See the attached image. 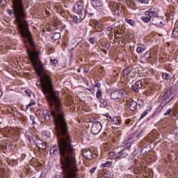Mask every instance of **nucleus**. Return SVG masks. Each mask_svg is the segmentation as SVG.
I'll return each instance as SVG.
<instances>
[{"mask_svg":"<svg viewBox=\"0 0 178 178\" xmlns=\"http://www.w3.org/2000/svg\"><path fill=\"white\" fill-rule=\"evenodd\" d=\"M44 120H51L52 116L56 135L58 136V149L60 156V161L63 172V178H77V165H76V154L72 146V139L69 136L67 124L65 120L63 111L59 114L56 108L51 109L49 112L47 109L42 110Z\"/></svg>","mask_w":178,"mask_h":178,"instance_id":"nucleus-1","label":"nucleus"},{"mask_svg":"<svg viewBox=\"0 0 178 178\" xmlns=\"http://www.w3.org/2000/svg\"><path fill=\"white\" fill-rule=\"evenodd\" d=\"M26 51L32 65L33 66L37 74L40 77L42 91L44 95H47V91L51 92L52 88H54V79H52L51 76L47 74H44L41 76V70L40 69V67H42V65H41V60H40V51L33 49L30 50L29 47H27Z\"/></svg>","mask_w":178,"mask_h":178,"instance_id":"nucleus-2","label":"nucleus"},{"mask_svg":"<svg viewBox=\"0 0 178 178\" xmlns=\"http://www.w3.org/2000/svg\"><path fill=\"white\" fill-rule=\"evenodd\" d=\"M13 15L15 17V24L18 26L20 34L23 38H28V41H33L31 33L29 30V25L26 21V10L23 0H13Z\"/></svg>","mask_w":178,"mask_h":178,"instance_id":"nucleus-3","label":"nucleus"},{"mask_svg":"<svg viewBox=\"0 0 178 178\" xmlns=\"http://www.w3.org/2000/svg\"><path fill=\"white\" fill-rule=\"evenodd\" d=\"M47 94L49 95L47 96V100L50 109H56L58 113H62L63 111L62 110V100H60V97H59V92L54 91L53 88L50 92L47 91Z\"/></svg>","mask_w":178,"mask_h":178,"instance_id":"nucleus-4","label":"nucleus"},{"mask_svg":"<svg viewBox=\"0 0 178 178\" xmlns=\"http://www.w3.org/2000/svg\"><path fill=\"white\" fill-rule=\"evenodd\" d=\"M176 95H177V86L173 85L166 90L165 93L162 97V99L165 104H169L175 99Z\"/></svg>","mask_w":178,"mask_h":178,"instance_id":"nucleus-5","label":"nucleus"},{"mask_svg":"<svg viewBox=\"0 0 178 178\" xmlns=\"http://www.w3.org/2000/svg\"><path fill=\"white\" fill-rule=\"evenodd\" d=\"M111 156H114L115 159H123V158L129 156V154L127 152H124V147L120 146L115 147L113 149V152L111 153Z\"/></svg>","mask_w":178,"mask_h":178,"instance_id":"nucleus-6","label":"nucleus"},{"mask_svg":"<svg viewBox=\"0 0 178 178\" xmlns=\"http://www.w3.org/2000/svg\"><path fill=\"white\" fill-rule=\"evenodd\" d=\"M74 10L75 13L79 15L81 20H84V19H86V10H84V3H83V2H76L74 6Z\"/></svg>","mask_w":178,"mask_h":178,"instance_id":"nucleus-7","label":"nucleus"},{"mask_svg":"<svg viewBox=\"0 0 178 178\" xmlns=\"http://www.w3.org/2000/svg\"><path fill=\"white\" fill-rule=\"evenodd\" d=\"M101 130H102V124L101 122H99V121H94L90 128L91 133L96 136L97 134H99Z\"/></svg>","mask_w":178,"mask_h":178,"instance_id":"nucleus-8","label":"nucleus"},{"mask_svg":"<svg viewBox=\"0 0 178 178\" xmlns=\"http://www.w3.org/2000/svg\"><path fill=\"white\" fill-rule=\"evenodd\" d=\"M151 22L154 26H159V27H162L164 26L165 19H163L162 17L156 16L153 17Z\"/></svg>","mask_w":178,"mask_h":178,"instance_id":"nucleus-9","label":"nucleus"},{"mask_svg":"<svg viewBox=\"0 0 178 178\" xmlns=\"http://www.w3.org/2000/svg\"><path fill=\"white\" fill-rule=\"evenodd\" d=\"M136 140H137V138H136V132H134L128 137L127 140L124 141L125 145H127V149H130L131 148V144Z\"/></svg>","mask_w":178,"mask_h":178,"instance_id":"nucleus-10","label":"nucleus"},{"mask_svg":"<svg viewBox=\"0 0 178 178\" xmlns=\"http://www.w3.org/2000/svg\"><path fill=\"white\" fill-rule=\"evenodd\" d=\"M125 92L124 90H114L111 93V99H119L123 97V94Z\"/></svg>","mask_w":178,"mask_h":178,"instance_id":"nucleus-11","label":"nucleus"},{"mask_svg":"<svg viewBox=\"0 0 178 178\" xmlns=\"http://www.w3.org/2000/svg\"><path fill=\"white\" fill-rule=\"evenodd\" d=\"M146 15H149L152 19L154 17H156L158 16V8H152L146 11Z\"/></svg>","mask_w":178,"mask_h":178,"instance_id":"nucleus-12","label":"nucleus"},{"mask_svg":"<svg viewBox=\"0 0 178 178\" xmlns=\"http://www.w3.org/2000/svg\"><path fill=\"white\" fill-rule=\"evenodd\" d=\"M83 41V38H75L71 42L70 48L71 49H74L78 44H80Z\"/></svg>","mask_w":178,"mask_h":178,"instance_id":"nucleus-13","label":"nucleus"},{"mask_svg":"<svg viewBox=\"0 0 178 178\" xmlns=\"http://www.w3.org/2000/svg\"><path fill=\"white\" fill-rule=\"evenodd\" d=\"M165 105H166V104L165 103H161L159 107L156 108V110L155 111V112L152 115V118H155V116H156V115H159V113H161V112H162V111L163 110V108H165Z\"/></svg>","mask_w":178,"mask_h":178,"instance_id":"nucleus-14","label":"nucleus"},{"mask_svg":"<svg viewBox=\"0 0 178 178\" xmlns=\"http://www.w3.org/2000/svg\"><path fill=\"white\" fill-rule=\"evenodd\" d=\"M124 76H129V77H136L133 70L130 67L125 68L123 71Z\"/></svg>","mask_w":178,"mask_h":178,"instance_id":"nucleus-15","label":"nucleus"},{"mask_svg":"<svg viewBox=\"0 0 178 178\" xmlns=\"http://www.w3.org/2000/svg\"><path fill=\"white\" fill-rule=\"evenodd\" d=\"M83 155L86 159H92V152L90 149H84Z\"/></svg>","mask_w":178,"mask_h":178,"instance_id":"nucleus-16","label":"nucleus"},{"mask_svg":"<svg viewBox=\"0 0 178 178\" xmlns=\"http://www.w3.org/2000/svg\"><path fill=\"white\" fill-rule=\"evenodd\" d=\"M142 20L145 23H149L151 20H152V18L149 16V15L147 14V11L145 12V15L142 17Z\"/></svg>","mask_w":178,"mask_h":178,"instance_id":"nucleus-17","label":"nucleus"},{"mask_svg":"<svg viewBox=\"0 0 178 178\" xmlns=\"http://www.w3.org/2000/svg\"><path fill=\"white\" fill-rule=\"evenodd\" d=\"M35 145L40 148V149H45V144H44V141L38 139L35 142Z\"/></svg>","mask_w":178,"mask_h":178,"instance_id":"nucleus-18","label":"nucleus"},{"mask_svg":"<svg viewBox=\"0 0 178 178\" xmlns=\"http://www.w3.org/2000/svg\"><path fill=\"white\" fill-rule=\"evenodd\" d=\"M129 104L130 111H136V109H137V102L134 100L129 102Z\"/></svg>","mask_w":178,"mask_h":178,"instance_id":"nucleus-19","label":"nucleus"},{"mask_svg":"<svg viewBox=\"0 0 178 178\" xmlns=\"http://www.w3.org/2000/svg\"><path fill=\"white\" fill-rule=\"evenodd\" d=\"M93 5L96 6V8H99L104 5L102 1L100 0H95L93 1Z\"/></svg>","mask_w":178,"mask_h":178,"instance_id":"nucleus-20","label":"nucleus"},{"mask_svg":"<svg viewBox=\"0 0 178 178\" xmlns=\"http://www.w3.org/2000/svg\"><path fill=\"white\" fill-rule=\"evenodd\" d=\"M112 123L113 124H120V119L119 118V117H113L112 120Z\"/></svg>","mask_w":178,"mask_h":178,"instance_id":"nucleus-21","label":"nucleus"},{"mask_svg":"<svg viewBox=\"0 0 178 178\" xmlns=\"http://www.w3.org/2000/svg\"><path fill=\"white\" fill-rule=\"evenodd\" d=\"M56 151H58V147H56V145H53L50 148V155H51L52 156H55Z\"/></svg>","mask_w":178,"mask_h":178,"instance_id":"nucleus-22","label":"nucleus"},{"mask_svg":"<svg viewBox=\"0 0 178 178\" xmlns=\"http://www.w3.org/2000/svg\"><path fill=\"white\" fill-rule=\"evenodd\" d=\"M162 78L163 80H165V81H168L170 80V75L168 74L167 72H163L162 73Z\"/></svg>","mask_w":178,"mask_h":178,"instance_id":"nucleus-23","label":"nucleus"},{"mask_svg":"<svg viewBox=\"0 0 178 178\" xmlns=\"http://www.w3.org/2000/svg\"><path fill=\"white\" fill-rule=\"evenodd\" d=\"M52 40H54V41H58V40H59L60 38V33H55L52 37H51Z\"/></svg>","mask_w":178,"mask_h":178,"instance_id":"nucleus-24","label":"nucleus"},{"mask_svg":"<svg viewBox=\"0 0 178 178\" xmlns=\"http://www.w3.org/2000/svg\"><path fill=\"white\" fill-rule=\"evenodd\" d=\"M96 98L97 99H102V91L101 89H98L96 93Z\"/></svg>","mask_w":178,"mask_h":178,"instance_id":"nucleus-25","label":"nucleus"},{"mask_svg":"<svg viewBox=\"0 0 178 178\" xmlns=\"http://www.w3.org/2000/svg\"><path fill=\"white\" fill-rule=\"evenodd\" d=\"M125 22L128 23V24H129L130 26H132V27H134V26H136V22L133 19H126Z\"/></svg>","mask_w":178,"mask_h":178,"instance_id":"nucleus-26","label":"nucleus"},{"mask_svg":"<svg viewBox=\"0 0 178 178\" xmlns=\"http://www.w3.org/2000/svg\"><path fill=\"white\" fill-rule=\"evenodd\" d=\"M112 166V162L111 161H107L103 164H102V168H109Z\"/></svg>","mask_w":178,"mask_h":178,"instance_id":"nucleus-27","label":"nucleus"},{"mask_svg":"<svg viewBox=\"0 0 178 178\" xmlns=\"http://www.w3.org/2000/svg\"><path fill=\"white\" fill-rule=\"evenodd\" d=\"M172 38H176L177 37H178V29H175L172 33Z\"/></svg>","mask_w":178,"mask_h":178,"instance_id":"nucleus-28","label":"nucleus"},{"mask_svg":"<svg viewBox=\"0 0 178 178\" xmlns=\"http://www.w3.org/2000/svg\"><path fill=\"white\" fill-rule=\"evenodd\" d=\"M144 51H145V48L142 47H138L136 49V52H138V54H143Z\"/></svg>","mask_w":178,"mask_h":178,"instance_id":"nucleus-29","label":"nucleus"},{"mask_svg":"<svg viewBox=\"0 0 178 178\" xmlns=\"http://www.w3.org/2000/svg\"><path fill=\"white\" fill-rule=\"evenodd\" d=\"M50 63L51 66H56L58 65V60L56 59H51Z\"/></svg>","mask_w":178,"mask_h":178,"instance_id":"nucleus-30","label":"nucleus"},{"mask_svg":"<svg viewBox=\"0 0 178 178\" xmlns=\"http://www.w3.org/2000/svg\"><path fill=\"white\" fill-rule=\"evenodd\" d=\"M120 10V3H117L114 8V12Z\"/></svg>","mask_w":178,"mask_h":178,"instance_id":"nucleus-31","label":"nucleus"},{"mask_svg":"<svg viewBox=\"0 0 178 178\" xmlns=\"http://www.w3.org/2000/svg\"><path fill=\"white\" fill-rule=\"evenodd\" d=\"M143 84V81L141 80H138V81L136 82L135 86L137 87L138 88H140Z\"/></svg>","mask_w":178,"mask_h":178,"instance_id":"nucleus-32","label":"nucleus"},{"mask_svg":"<svg viewBox=\"0 0 178 178\" xmlns=\"http://www.w3.org/2000/svg\"><path fill=\"white\" fill-rule=\"evenodd\" d=\"M148 112H149L148 110L144 111V112L142 113V115H141L140 119H144V118H145V116H147V115H148Z\"/></svg>","mask_w":178,"mask_h":178,"instance_id":"nucleus-33","label":"nucleus"},{"mask_svg":"<svg viewBox=\"0 0 178 178\" xmlns=\"http://www.w3.org/2000/svg\"><path fill=\"white\" fill-rule=\"evenodd\" d=\"M33 105H35V102H31L29 104L26 105V108L29 109V108H31Z\"/></svg>","mask_w":178,"mask_h":178,"instance_id":"nucleus-34","label":"nucleus"},{"mask_svg":"<svg viewBox=\"0 0 178 178\" xmlns=\"http://www.w3.org/2000/svg\"><path fill=\"white\" fill-rule=\"evenodd\" d=\"M131 89L133 90V91H134L135 92H138V88H137V86H132L131 87Z\"/></svg>","mask_w":178,"mask_h":178,"instance_id":"nucleus-35","label":"nucleus"},{"mask_svg":"<svg viewBox=\"0 0 178 178\" xmlns=\"http://www.w3.org/2000/svg\"><path fill=\"white\" fill-rule=\"evenodd\" d=\"M170 113H172V108H168L164 113V116H168V115H170Z\"/></svg>","mask_w":178,"mask_h":178,"instance_id":"nucleus-36","label":"nucleus"},{"mask_svg":"<svg viewBox=\"0 0 178 178\" xmlns=\"http://www.w3.org/2000/svg\"><path fill=\"white\" fill-rule=\"evenodd\" d=\"M25 94L28 96V97H31V90H30L29 89H27L25 90Z\"/></svg>","mask_w":178,"mask_h":178,"instance_id":"nucleus-37","label":"nucleus"},{"mask_svg":"<svg viewBox=\"0 0 178 178\" xmlns=\"http://www.w3.org/2000/svg\"><path fill=\"white\" fill-rule=\"evenodd\" d=\"M143 133H144V131H140L138 134H137V132H136V140L137 138H140V136H141V134H143Z\"/></svg>","mask_w":178,"mask_h":178,"instance_id":"nucleus-38","label":"nucleus"},{"mask_svg":"<svg viewBox=\"0 0 178 178\" xmlns=\"http://www.w3.org/2000/svg\"><path fill=\"white\" fill-rule=\"evenodd\" d=\"M86 90H88V91H90L91 94H94V92H95V90L94 89V88H87Z\"/></svg>","mask_w":178,"mask_h":178,"instance_id":"nucleus-39","label":"nucleus"},{"mask_svg":"<svg viewBox=\"0 0 178 178\" xmlns=\"http://www.w3.org/2000/svg\"><path fill=\"white\" fill-rule=\"evenodd\" d=\"M138 102H139V104H138V106H144V101H143V99H139Z\"/></svg>","mask_w":178,"mask_h":178,"instance_id":"nucleus-40","label":"nucleus"},{"mask_svg":"<svg viewBox=\"0 0 178 178\" xmlns=\"http://www.w3.org/2000/svg\"><path fill=\"white\" fill-rule=\"evenodd\" d=\"M30 119H31V120H32L33 124H35V116H34V115H30Z\"/></svg>","mask_w":178,"mask_h":178,"instance_id":"nucleus-41","label":"nucleus"},{"mask_svg":"<svg viewBox=\"0 0 178 178\" xmlns=\"http://www.w3.org/2000/svg\"><path fill=\"white\" fill-rule=\"evenodd\" d=\"M41 113H42V111L41 110H38L36 111V116H39V118L41 116Z\"/></svg>","mask_w":178,"mask_h":178,"instance_id":"nucleus-42","label":"nucleus"},{"mask_svg":"<svg viewBox=\"0 0 178 178\" xmlns=\"http://www.w3.org/2000/svg\"><path fill=\"white\" fill-rule=\"evenodd\" d=\"M95 87H97V88H99L101 87V83L98 82L95 84Z\"/></svg>","mask_w":178,"mask_h":178,"instance_id":"nucleus-43","label":"nucleus"},{"mask_svg":"<svg viewBox=\"0 0 178 178\" xmlns=\"http://www.w3.org/2000/svg\"><path fill=\"white\" fill-rule=\"evenodd\" d=\"M103 102V105L104 106H108V102L106 100L103 99V102Z\"/></svg>","mask_w":178,"mask_h":178,"instance_id":"nucleus-44","label":"nucleus"},{"mask_svg":"<svg viewBox=\"0 0 178 178\" xmlns=\"http://www.w3.org/2000/svg\"><path fill=\"white\" fill-rule=\"evenodd\" d=\"M97 170V168H92V169L90 170V173H94L95 170Z\"/></svg>","mask_w":178,"mask_h":178,"instance_id":"nucleus-45","label":"nucleus"},{"mask_svg":"<svg viewBox=\"0 0 178 178\" xmlns=\"http://www.w3.org/2000/svg\"><path fill=\"white\" fill-rule=\"evenodd\" d=\"M126 124H130L131 123V119H128L125 121Z\"/></svg>","mask_w":178,"mask_h":178,"instance_id":"nucleus-46","label":"nucleus"},{"mask_svg":"<svg viewBox=\"0 0 178 178\" xmlns=\"http://www.w3.org/2000/svg\"><path fill=\"white\" fill-rule=\"evenodd\" d=\"M73 22H75V23H77V17L76 16L73 17Z\"/></svg>","mask_w":178,"mask_h":178,"instance_id":"nucleus-47","label":"nucleus"},{"mask_svg":"<svg viewBox=\"0 0 178 178\" xmlns=\"http://www.w3.org/2000/svg\"><path fill=\"white\" fill-rule=\"evenodd\" d=\"M89 42H90L91 44H94V39L92 38H90L89 39Z\"/></svg>","mask_w":178,"mask_h":178,"instance_id":"nucleus-48","label":"nucleus"},{"mask_svg":"<svg viewBox=\"0 0 178 178\" xmlns=\"http://www.w3.org/2000/svg\"><path fill=\"white\" fill-rule=\"evenodd\" d=\"M44 13H45V14L47 15V16H49V15H50V13H49V11H48V10H44Z\"/></svg>","mask_w":178,"mask_h":178,"instance_id":"nucleus-49","label":"nucleus"},{"mask_svg":"<svg viewBox=\"0 0 178 178\" xmlns=\"http://www.w3.org/2000/svg\"><path fill=\"white\" fill-rule=\"evenodd\" d=\"M8 15H12V13H13V10H8Z\"/></svg>","mask_w":178,"mask_h":178,"instance_id":"nucleus-50","label":"nucleus"},{"mask_svg":"<svg viewBox=\"0 0 178 178\" xmlns=\"http://www.w3.org/2000/svg\"><path fill=\"white\" fill-rule=\"evenodd\" d=\"M117 15L118 16H120V15H122V11L120 10L117 11Z\"/></svg>","mask_w":178,"mask_h":178,"instance_id":"nucleus-51","label":"nucleus"},{"mask_svg":"<svg viewBox=\"0 0 178 178\" xmlns=\"http://www.w3.org/2000/svg\"><path fill=\"white\" fill-rule=\"evenodd\" d=\"M120 9H121L122 10H123V9H124V6L120 4Z\"/></svg>","mask_w":178,"mask_h":178,"instance_id":"nucleus-52","label":"nucleus"},{"mask_svg":"<svg viewBox=\"0 0 178 178\" xmlns=\"http://www.w3.org/2000/svg\"><path fill=\"white\" fill-rule=\"evenodd\" d=\"M112 30V27L108 26L107 27V31H111Z\"/></svg>","mask_w":178,"mask_h":178,"instance_id":"nucleus-53","label":"nucleus"},{"mask_svg":"<svg viewBox=\"0 0 178 178\" xmlns=\"http://www.w3.org/2000/svg\"><path fill=\"white\" fill-rule=\"evenodd\" d=\"M88 72H90L89 70H84V73H88Z\"/></svg>","mask_w":178,"mask_h":178,"instance_id":"nucleus-54","label":"nucleus"},{"mask_svg":"<svg viewBox=\"0 0 178 178\" xmlns=\"http://www.w3.org/2000/svg\"><path fill=\"white\" fill-rule=\"evenodd\" d=\"M0 97H2V91L0 89Z\"/></svg>","mask_w":178,"mask_h":178,"instance_id":"nucleus-55","label":"nucleus"},{"mask_svg":"<svg viewBox=\"0 0 178 178\" xmlns=\"http://www.w3.org/2000/svg\"><path fill=\"white\" fill-rule=\"evenodd\" d=\"M76 70H77V72H78L79 73H80V72H81V70H80V69H77Z\"/></svg>","mask_w":178,"mask_h":178,"instance_id":"nucleus-56","label":"nucleus"},{"mask_svg":"<svg viewBox=\"0 0 178 178\" xmlns=\"http://www.w3.org/2000/svg\"><path fill=\"white\" fill-rule=\"evenodd\" d=\"M92 88H94V87H96L95 84H92Z\"/></svg>","mask_w":178,"mask_h":178,"instance_id":"nucleus-57","label":"nucleus"},{"mask_svg":"<svg viewBox=\"0 0 178 178\" xmlns=\"http://www.w3.org/2000/svg\"><path fill=\"white\" fill-rule=\"evenodd\" d=\"M168 2H172L173 0H167Z\"/></svg>","mask_w":178,"mask_h":178,"instance_id":"nucleus-58","label":"nucleus"},{"mask_svg":"<svg viewBox=\"0 0 178 178\" xmlns=\"http://www.w3.org/2000/svg\"><path fill=\"white\" fill-rule=\"evenodd\" d=\"M119 1V2H122L123 1V0H118Z\"/></svg>","mask_w":178,"mask_h":178,"instance_id":"nucleus-59","label":"nucleus"},{"mask_svg":"<svg viewBox=\"0 0 178 178\" xmlns=\"http://www.w3.org/2000/svg\"><path fill=\"white\" fill-rule=\"evenodd\" d=\"M86 84H87V86H88V83H87Z\"/></svg>","mask_w":178,"mask_h":178,"instance_id":"nucleus-60","label":"nucleus"},{"mask_svg":"<svg viewBox=\"0 0 178 178\" xmlns=\"http://www.w3.org/2000/svg\"><path fill=\"white\" fill-rule=\"evenodd\" d=\"M93 1H95V0H92Z\"/></svg>","mask_w":178,"mask_h":178,"instance_id":"nucleus-61","label":"nucleus"}]
</instances>
